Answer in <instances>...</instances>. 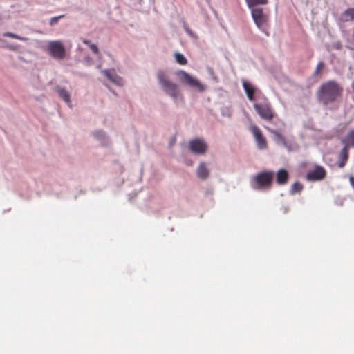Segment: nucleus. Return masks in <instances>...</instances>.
<instances>
[{"label": "nucleus", "instance_id": "nucleus-12", "mask_svg": "<svg viewBox=\"0 0 354 354\" xmlns=\"http://www.w3.org/2000/svg\"><path fill=\"white\" fill-rule=\"evenodd\" d=\"M196 173L198 177L202 180H205L208 178L209 171L206 166L205 162H201L198 165Z\"/></svg>", "mask_w": 354, "mask_h": 354}, {"label": "nucleus", "instance_id": "nucleus-26", "mask_svg": "<svg viewBox=\"0 0 354 354\" xmlns=\"http://www.w3.org/2000/svg\"><path fill=\"white\" fill-rule=\"evenodd\" d=\"M89 48L93 53H95L96 55L99 53L98 48L95 44H89Z\"/></svg>", "mask_w": 354, "mask_h": 354}, {"label": "nucleus", "instance_id": "nucleus-10", "mask_svg": "<svg viewBox=\"0 0 354 354\" xmlns=\"http://www.w3.org/2000/svg\"><path fill=\"white\" fill-rule=\"evenodd\" d=\"M250 131L254 136L257 147L259 149H266L268 144L266 138L263 136L261 131L256 125H252L250 128Z\"/></svg>", "mask_w": 354, "mask_h": 354}, {"label": "nucleus", "instance_id": "nucleus-3", "mask_svg": "<svg viewBox=\"0 0 354 354\" xmlns=\"http://www.w3.org/2000/svg\"><path fill=\"white\" fill-rule=\"evenodd\" d=\"M274 176L272 171L259 172L252 178L251 185L256 190H268L272 187Z\"/></svg>", "mask_w": 354, "mask_h": 354}, {"label": "nucleus", "instance_id": "nucleus-25", "mask_svg": "<svg viewBox=\"0 0 354 354\" xmlns=\"http://www.w3.org/2000/svg\"><path fill=\"white\" fill-rule=\"evenodd\" d=\"M64 17V15H59L57 17H52L50 21V25L53 26L54 24H57L58 22L59 19L61 18H63Z\"/></svg>", "mask_w": 354, "mask_h": 354}, {"label": "nucleus", "instance_id": "nucleus-30", "mask_svg": "<svg viewBox=\"0 0 354 354\" xmlns=\"http://www.w3.org/2000/svg\"><path fill=\"white\" fill-rule=\"evenodd\" d=\"M98 134L102 135V132H101V131L96 132V133H95V136L96 137H97V136H98Z\"/></svg>", "mask_w": 354, "mask_h": 354}, {"label": "nucleus", "instance_id": "nucleus-16", "mask_svg": "<svg viewBox=\"0 0 354 354\" xmlns=\"http://www.w3.org/2000/svg\"><path fill=\"white\" fill-rule=\"evenodd\" d=\"M243 87L245 90V92L246 93L248 99L250 101H253L254 100L255 92V88H254V86L250 83L244 81L243 82Z\"/></svg>", "mask_w": 354, "mask_h": 354}, {"label": "nucleus", "instance_id": "nucleus-23", "mask_svg": "<svg viewBox=\"0 0 354 354\" xmlns=\"http://www.w3.org/2000/svg\"><path fill=\"white\" fill-rule=\"evenodd\" d=\"M4 36L6 37H11V38H13V39H19V40H22V41H25L27 39L26 38H24V37H21L17 35H15L12 32H6L4 33L3 35Z\"/></svg>", "mask_w": 354, "mask_h": 354}, {"label": "nucleus", "instance_id": "nucleus-6", "mask_svg": "<svg viewBox=\"0 0 354 354\" xmlns=\"http://www.w3.org/2000/svg\"><path fill=\"white\" fill-rule=\"evenodd\" d=\"M49 54L57 59H63L65 57L66 50L60 41H52L48 44Z\"/></svg>", "mask_w": 354, "mask_h": 354}, {"label": "nucleus", "instance_id": "nucleus-24", "mask_svg": "<svg viewBox=\"0 0 354 354\" xmlns=\"http://www.w3.org/2000/svg\"><path fill=\"white\" fill-rule=\"evenodd\" d=\"M344 15L354 19V8H349L344 12Z\"/></svg>", "mask_w": 354, "mask_h": 354}, {"label": "nucleus", "instance_id": "nucleus-14", "mask_svg": "<svg viewBox=\"0 0 354 354\" xmlns=\"http://www.w3.org/2000/svg\"><path fill=\"white\" fill-rule=\"evenodd\" d=\"M288 173L284 169H279L277 173V183L279 185H284L288 182Z\"/></svg>", "mask_w": 354, "mask_h": 354}, {"label": "nucleus", "instance_id": "nucleus-4", "mask_svg": "<svg viewBox=\"0 0 354 354\" xmlns=\"http://www.w3.org/2000/svg\"><path fill=\"white\" fill-rule=\"evenodd\" d=\"M254 108L259 115L263 120L270 121L274 117V111L267 100L263 103L254 104Z\"/></svg>", "mask_w": 354, "mask_h": 354}, {"label": "nucleus", "instance_id": "nucleus-13", "mask_svg": "<svg viewBox=\"0 0 354 354\" xmlns=\"http://www.w3.org/2000/svg\"><path fill=\"white\" fill-rule=\"evenodd\" d=\"M348 145H345L343 149L341 150L339 156L341 158L340 162H339V167L342 168L345 166L346 162L348 158Z\"/></svg>", "mask_w": 354, "mask_h": 354}, {"label": "nucleus", "instance_id": "nucleus-28", "mask_svg": "<svg viewBox=\"0 0 354 354\" xmlns=\"http://www.w3.org/2000/svg\"><path fill=\"white\" fill-rule=\"evenodd\" d=\"M82 42H83L84 44L87 45L88 47H89V44H91V41H90L89 40H88V39H82Z\"/></svg>", "mask_w": 354, "mask_h": 354}, {"label": "nucleus", "instance_id": "nucleus-1", "mask_svg": "<svg viewBox=\"0 0 354 354\" xmlns=\"http://www.w3.org/2000/svg\"><path fill=\"white\" fill-rule=\"evenodd\" d=\"M343 93L342 86L334 80L327 81L320 85L317 91V100L322 104L327 106L335 102Z\"/></svg>", "mask_w": 354, "mask_h": 354}, {"label": "nucleus", "instance_id": "nucleus-27", "mask_svg": "<svg viewBox=\"0 0 354 354\" xmlns=\"http://www.w3.org/2000/svg\"><path fill=\"white\" fill-rule=\"evenodd\" d=\"M334 47H335L336 49H338V50L341 49V48H342L341 43H340V42L335 43V44H334Z\"/></svg>", "mask_w": 354, "mask_h": 354}, {"label": "nucleus", "instance_id": "nucleus-7", "mask_svg": "<svg viewBox=\"0 0 354 354\" xmlns=\"http://www.w3.org/2000/svg\"><path fill=\"white\" fill-rule=\"evenodd\" d=\"M176 74L182 84L197 88L199 91L204 90V86L196 79L194 78L185 71L180 70L177 71Z\"/></svg>", "mask_w": 354, "mask_h": 354}, {"label": "nucleus", "instance_id": "nucleus-17", "mask_svg": "<svg viewBox=\"0 0 354 354\" xmlns=\"http://www.w3.org/2000/svg\"><path fill=\"white\" fill-rule=\"evenodd\" d=\"M56 91L57 92L59 97L65 102L68 104L71 103L70 95L66 89L58 86L56 88Z\"/></svg>", "mask_w": 354, "mask_h": 354}, {"label": "nucleus", "instance_id": "nucleus-8", "mask_svg": "<svg viewBox=\"0 0 354 354\" xmlns=\"http://www.w3.org/2000/svg\"><path fill=\"white\" fill-rule=\"evenodd\" d=\"M326 174L324 167L316 165L313 169L308 170L306 174V179L308 181H320L326 178Z\"/></svg>", "mask_w": 354, "mask_h": 354}, {"label": "nucleus", "instance_id": "nucleus-5", "mask_svg": "<svg viewBox=\"0 0 354 354\" xmlns=\"http://www.w3.org/2000/svg\"><path fill=\"white\" fill-rule=\"evenodd\" d=\"M252 16L256 25L268 36L269 33L267 32L268 15L263 12L261 8H256L252 9Z\"/></svg>", "mask_w": 354, "mask_h": 354}, {"label": "nucleus", "instance_id": "nucleus-21", "mask_svg": "<svg viewBox=\"0 0 354 354\" xmlns=\"http://www.w3.org/2000/svg\"><path fill=\"white\" fill-rule=\"evenodd\" d=\"M347 143L346 145H348L350 147H354V130L351 131L346 137Z\"/></svg>", "mask_w": 354, "mask_h": 354}, {"label": "nucleus", "instance_id": "nucleus-19", "mask_svg": "<svg viewBox=\"0 0 354 354\" xmlns=\"http://www.w3.org/2000/svg\"><path fill=\"white\" fill-rule=\"evenodd\" d=\"M174 57H175L176 62L178 63L180 65L187 64V60L183 54L179 53H176L174 54Z\"/></svg>", "mask_w": 354, "mask_h": 354}, {"label": "nucleus", "instance_id": "nucleus-9", "mask_svg": "<svg viewBox=\"0 0 354 354\" xmlns=\"http://www.w3.org/2000/svg\"><path fill=\"white\" fill-rule=\"evenodd\" d=\"M189 149L195 154L203 155L207 150V145L203 139L195 138L189 142Z\"/></svg>", "mask_w": 354, "mask_h": 354}, {"label": "nucleus", "instance_id": "nucleus-22", "mask_svg": "<svg viewBox=\"0 0 354 354\" xmlns=\"http://www.w3.org/2000/svg\"><path fill=\"white\" fill-rule=\"evenodd\" d=\"M324 68V63L323 62H320L318 63V64L317 65V67L314 71V73L313 75L315 76V75H318L321 71H322V69Z\"/></svg>", "mask_w": 354, "mask_h": 354}, {"label": "nucleus", "instance_id": "nucleus-2", "mask_svg": "<svg viewBox=\"0 0 354 354\" xmlns=\"http://www.w3.org/2000/svg\"><path fill=\"white\" fill-rule=\"evenodd\" d=\"M156 75L158 81L164 92L172 97L176 102L180 101L183 103L184 97L180 93L178 86L170 81L169 77L162 71H158Z\"/></svg>", "mask_w": 354, "mask_h": 354}, {"label": "nucleus", "instance_id": "nucleus-29", "mask_svg": "<svg viewBox=\"0 0 354 354\" xmlns=\"http://www.w3.org/2000/svg\"><path fill=\"white\" fill-rule=\"evenodd\" d=\"M349 181H350L351 185H352V187L354 189V177H353V176L350 177Z\"/></svg>", "mask_w": 354, "mask_h": 354}, {"label": "nucleus", "instance_id": "nucleus-18", "mask_svg": "<svg viewBox=\"0 0 354 354\" xmlns=\"http://www.w3.org/2000/svg\"><path fill=\"white\" fill-rule=\"evenodd\" d=\"M248 6L252 9L255 8L254 6L257 5H266L268 2V0H245Z\"/></svg>", "mask_w": 354, "mask_h": 354}, {"label": "nucleus", "instance_id": "nucleus-15", "mask_svg": "<svg viewBox=\"0 0 354 354\" xmlns=\"http://www.w3.org/2000/svg\"><path fill=\"white\" fill-rule=\"evenodd\" d=\"M265 128L274 136V139L277 142H280L284 146H286L287 142L286 138L283 135H282L281 133H280L279 131L272 129L268 127H265Z\"/></svg>", "mask_w": 354, "mask_h": 354}, {"label": "nucleus", "instance_id": "nucleus-20", "mask_svg": "<svg viewBox=\"0 0 354 354\" xmlns=\"http://www.w3.org/2000/svg\"><path fill=\"white\" fill-rule=\"evenodd\" d=\"M303 189V185L299 182H295L292 184L290 189L291 194L299 193Z\"/></svg>", "mask_w": 354, "mask_h": 354}, {"label": "nucleus", "instance_id": "nucleus-11", "mask_svg": "<svg viewBox=\"0 0 354 354\" xmlns=\"http://www.w3.org/2000/svg\"><path fill=\"white\" fill-rule=\"evenodd\" d=\"M102 73L113 84L117 85H121L122 84V78L116 74L114 69L103 70Z\"/></svg>", "mask_w": 354, "mask_h": 354}]
</instances>
